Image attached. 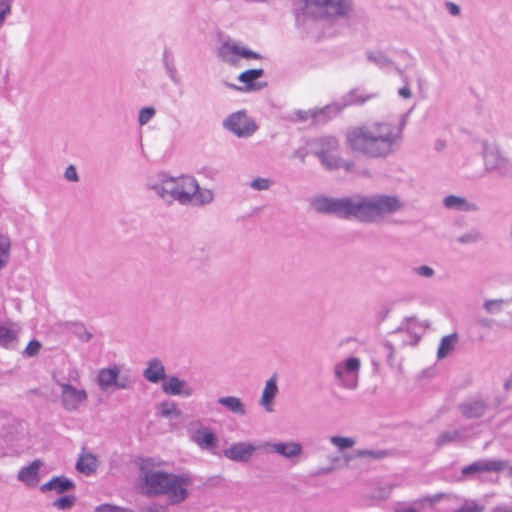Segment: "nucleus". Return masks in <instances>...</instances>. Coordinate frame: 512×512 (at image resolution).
<instances>
[{
    "mask_svg": "<svg viewBox=\"0 0 512 512\" xmlns=\"http://www.w3.org/2000/svg\"><path fill=\"white\" fill-rule=\"evenodd\" d=\"M318 213L332 214L342 219H356L362 223L379 222L401 211L405 204L393 194H355L350 197H316L311 202Z\"/></svg>",
    "mask_w": 512,
    "mask_h": 512,
    "instance_id": "nucleus-1",
    "label": "nucleus"
},
{
    "mask_svg": "<svg viewBox=\"0 0 512 512\" xmlns=\"http://www.w3.org/2000/svg\"><path fill=\"white\" fill-rule=\"evenodd\" d=\"M402 142V126L387 121L362 123L349 127L345 132L347 150L371 160H384L393 156Z\"/></svg>",
    "mask_w": 512,
    "mask_h": 512,
    "instance_id": "nucleus-2",
    "label": "nucleus"
},
{
    "mask_svg": "<svg viewBox=\"0 0 512 512\" xmlns=\"http://www.w3.org/2000/svg\"><path fill=\"white\" fill-rule=\"evenodd\" d=\"M159 465L160 463L153 458L141 461L138 477L141 489L148 496H166L172 505L182 503L189 495L188 486L191 479L187 475L159 470Z\"/></svg>",
    "mask_w": 512,
    "mask_h": 512,
    "instance_id": "nucleus-3",
    "label": "nucleus"
},
{
    "mask_svg": "<svg viewBox=\"0 0 512 512\" xmlns=\"http://www.w3.org/2000/svg\"><path fill=\"white\" fill-rule=\"evenodd\" d=\"M148 186L163 201L167 203L176 201L181 205L188 206L192 205V196L198 189V181L190 175L170 177L163 174Z\"/></svg>",
    "mask_w": 512,
    "mask_h": 512,
    "instance_id": "nucleus-4",
    "label": "nucleus"
},
{
    "mask_svg": "<svg viewBox=\"0 0 512 512\" xmlns=\"http://www.w3.org/2000/svg\"><path fill=\"white\" fill-rule=\"evenodd\" d=\"M307 14L316 18L347 17L353 11L352 0H303Z\"/></svg>",
    "mask_w": 512,
    "mask_h": 512,
    "instance_id": "nucleus-5",
    "label": "nucleus"
},
{
    "mask_svg": "<svg viewBox=\"0 0 512 512\" xmlns=\"http://www.w3.org/2000/svg\"><path fill=\"white\" fill-rule=\"evenodd\" d=\"M135 378L122 365L113 364L101 368L97 375V385L102 391L127 390L133 387Z\"/></svg>",
    "mask_w": 512,
    "mask_h": 512,
    "instance_id": "nucleus-6",
    "label": "nucleus"
},
{
    "mask_svg": "<svg viewBox=\"0 0 512 512\" xmlns=\"http://www.w3.org/2000/svg\"><path fill=\"white\" fill-rule=\"evenodd\" d=\"M481 156L486 173H494L502 178L512 177V162L497 145L483 142Z\"/></svg>",
    "mask_w": 512,
    "mask_h": 512,
    "instance_id": "nucleus-7",
    "label": "nucleus"
},
{
    "mask_svg": "<svg viewBox=\"0 0 512 512\" xmlns=\"http://www.w3.org/2000/svg\"><path fill=\"white\" fill-rule=\"evenodd\" d=\"M312 153L320 160L321 164L328 170L337 165V158L340 157V142L334 136H322L311 141Z\"/></svg>",
    "mask_w": 512,
    "mask_h": 512,
    "instance_id": "nucleus-8",
    "label": "nucleus"
},
{
    "mask_svg": "<svg viewBox=\"0 0 512 512\" xmlns=\"http://www.w3.org/2000/svg\"><path fill=\"white\" fill-rule=\"evenodd\" d=\"M361 361L357 357H349L334 366L337 382L344 388L353 390L358 385Z\"/></svg>",
    "mask_w": 512,
    "mask_h": 512,
    "instance_id": "nucleus-9",
    "label": "nucleus"
},
{
    "mask_svg": "<svg viewBox=\"0 0 512 512\" xmlns=\"http://www.w3.org/2000/svg\"><path fill=\"white\" fill-rule=\"evenodd\" d=\"M53 379L61 389L60 401L64 410L68 412L77 411L79 407L87 401L88 394L85 389H79L69 383L63 382L57 379L55 375H53Z\"/></svg>",
    "mask_w": 512,
    "mask_h": 512,
    "instance_id": "nucleus-10",
    "label": "nucleus"
},
{
    "mask_svg": "<svg viewBox=\"0 0 512 512\" xmlns=\"http://www.w3.org/2000/svg\"><path fill=\"white\" fill-rule=\"evenodd\" d=\"M224 126L238 137H249L257 130L256 124L244 111L231 114L224 121Z\"/></svg>",
    "mask_w": 512,
    "mask_h": 512,
    "instance_id": "nucleus-11",
    "label": "nucleus"
},
{
    "mask_svg": "<svg viewBox=\"0 0 512 512\" xmlns=\"http://www.w3.org/2000/svg\"><path fill=\"white\" fill-rule=\"evenodd\" d=\"M258 448L265 453H275L288 460L299 457L303 452L302 445L297 441L262 442Z\"/></svg>",
    "mask_w": 512,
    "mask_h": 512,
    "instance_id": "nucleus-12",
    "label": "nucleus"
},
{
    "mask_svg": "<svg viewBox=\"0 0 512 512\" xmlns=\"http://www.w3.org/2000/svg\"><path fill=\"white\" fill-rule=\"evenodd\" d=\"M219 57L230 64H236L240 57L260 59L261 55L236 43H224L218 50Z\"/></svg>",
    "mask_w": 512,
    "mask_h": 512,
    "instance_id": "nucleus-13",
    "label": "nucleus"
},
{
    "mask_svg": "<svg viewBox=\"0 0 512 512\" xmlns=\"http://www.w3.org/2000/svg\"><path fill=\"white\" fill-rule=\"evenodd\" d=\"M508 467V462L504 460H485L475 461L462 469V475L468 476L481 472H501Z\"/></svg>",
    "mask_w": 512,
    "mask_h": 512,
    "instance_id": "nucleus-14",
    "label": "nucleus"
},
{
    "mask_svg": "<svg viewBox=\"0 0 512 512\" xmlns=\"http://www.w3.org/2000/svg\"><path fill=\"white\" fill-rule=\"evenodd\" d=\"M161 389L164 394L171 396L190 397L194 393L193 388L187 381L177 376L166 377L162 382Z\"/></svg>",
    "mask_w": 512,
    "mask_h": 512,
    "instance_id": "nucleus-15",
    "label": "nucleus"
},
{
    "mask_svg": "<svg viewBox=\"0 0 512 512\" xmlns=\"http://www.w3.org/2000/svg\"><path fill=\"white\" fill-rule=\"evenodd\" d=\"M255 451L256 447L252 443L238 442L225 449L223 454L227 459L235 462H248Z\"/></svg>",
    "mask_w": 512,
    "mask_h": 512,
    "instance_id": "nucleus-16",
    "label": "nucleus"
},
{
    "mask_svg": "<svg viewBox=\"0 0 512 512\" xmlns=\"http://www.w3.org/2000/svg\"><path fill=\"white\" fill-rule=\"evenodd\" d=\"M489 409V404L482 398H471L459 405V411L468 419L483 417Z\"/></svg>",
    "mask_w": 512,
    "mask_h": 512,
    "instance_id": "nucleus-17",
    "label": "nucleus"
},
{
    "mask_svg": "<svg viewBox=\"0 0 512 512\" xmlns=\"http://www.w3.org/2000/svg\"><path fill=\"white\" fill-rule=\"evenodd\" d=\"M191 440L203 450H214L218 439L215 433L208 427L200 425L191 434Z\"/></svg>",
    "mask_w": 512,
    "mask_h": 512,
    "instance_id": "nucleus-18",
    "label": "nucleus"
},
{
    "mask_svg": "<svg viewBox=\"0 0 512 512\" xmlns=\"http://www.w3.org/2000/svg\"><path fill=\"white\" fill-rule=\"evenodd\" d=\"M43 466L40 459H35L28 466L22 467L17 474V479L28 487H36L39 483V471Z\"/></svg>",
    "mask_w": 512,
    "mask_h": 512,
    "instance_id": "nucleus-19",
    "label": "nucleus"
},
{
    "mask_svg": "<svg viewBox=\"0 0 512 512\" xmlns=\"http://www.w3.org/2000/svg\"><path fill=\"white\" fill-rule=\"evenodd\" d=\"M143 377L150 383L163 382L166 379V369L159 358H151L143 370Z\"/></svg>",
    "mask_w": 512,
    "mask_h": 512,
    "instance_id": "nucleus-20",
    "label": "nucleus"
},
{
    "mask_svg": "<svg viewBox=\"0 0 512 512\" xmlns=\"http://www.w3.org/2000/svg\"><path fill=\"white\" fill-rule=\"evenodd\" d=\"M277 375L271 376L265 383L259 404L267 412H273V401L278 394Z\"/></svg>",
    "mask_w": 512,
    "mask_h": 512,
    "instance_id": "nucleus-21",
    "label": "nucleus"
},
{
    "mask_svg": "<svg viewBox=\"0 0 512 512\" xmlns=\"http://www.w3.org/2000/svg\"><path fill=\"white\" fill-rule=\"evenodd\" d=\"M75 488V483L65 476H55L48 482L41 485L42 492L55 491L58 494L71 491Z\"/></svg>",
    "mask_w": 512,
    "mask_h": 512,
    "instance_id": "nucleus-22",
    "label": "nucleus"
},
{
    "mask_svg": "<svg viewBox=\"0 0 512 512\" xmlns=\"http://www.w3.org/2000/svg\"><path fill=\"white\" fill-rule=\"evenodd\" d=\"M483 309L491 315H496L502 312H508L512 315V297L485 299L483 301Z\"/></svg>",
    "mask_w": 512,
    "mask_h": 512,
    "instance_id": "nucleus-23",
    "label": "nucleus"
},
{
    "mask_svg": "<svg viewBox=\"0 0 512 512\" xmlns=\"http://www.w3.org/2000/svg\"><path fill=\"white\" fill-rule=\"evenodd\" d=\"M217 403L235 415L245 416L247 413L245 404L236 396L219 397Z\"/></svg>",
    "mask_w": 512,
    "mask_h": 512,
    "instance_id": "nucleus-24",
    "label": "nucleus"
},
{
    "mask_svg": "<svg viewBox=\"0 0 512 512\" xmlns=\"http://www.w3.org/2000/svg\"><path fill=\"white\" fill-rule=\"evenodd\" d=\"M443 204L448 209L457 211H476L478 209L475 203L467 201L464 197L449 195L443 200Z\"/></svg>",
    "mask_w": 512,
    "mask_h": 512,
    "instance_id": "nucleus-25",
    "label": "nucleus"
},
{
    "mask_svg": "<svg viewBox=\"0 0 512 512\" xmlns=\"http://www.w3.org/2000/svg\"><path fill=\"white\" fill-rule=\"evenodd\" d=\"M465 440H467V436L463 434L461 429L445 430L437 436L435 445L437 448H441L450 443L464 442Z\"/></svg>",
    "mask_w": 512,
    "mask_h": 512,
    "instance_id": "nucleus-26",
    "label": "nucleus"
},
{
    "mask_svg": "<svg viewBox=\"0 0 512 512\" xmlns=\"http://www.w3.org/2000/svg\"><path fill=\"white\" fill-rule=\"evenodd\" d=\"M97 467L98 460L91 453L81 454L76 463L77 470L85 475H91L97 470Z\"/></svg>",
    "mask_w": 512,
    "mask_h": 512,
    "instance_id": "nucleus-27",
    "label": "nucleus"
},
{
    "mask_svg": "<svg viewBox=\"0 0 512 512\" xmlns=\"http://www.w3.org/2000/svg\"><path fill=\"white\" fill-rule=\"evenodd\" d=\"M336 162L337 165L332 167L331 170L344 169L348 173H355L363 177H371V173L368 169H358L353 160L344 159L340 156L337 158Z\"/></svg>",
    "mask_w": 512,
    "mask_h": 512,
    "instance_id": "nucleus-28",
    "label": "nucleus"
},
{
    "mask_svg": "<svg viewBox=\"0 0 512 512\" xmlns=\"http://www.w3.org/2000/svg\"><path fill=\"white\" fill-rule=\"evenodd\" d=\"M458 342V334L452 333L449 335L444 336L439 344L438 350H437V357L439 359H443L446 356H448L455 348L456 344Z\"/></svg>",
    "mask_w": 512,
    "mask_h": 512,
    "instance_id": "nucleus-29",
    "label": "nucleus"
},
{
    "mask_svg": "<svg viewBox=\"0 0 512 512\" xmlns=\"http://www.w3.org/2000/svg\"><path fill=\"white\" fill-rule=\"evenodd\" d=\"M11 252V240L8 235L0 232V270L8 263Z\"/></svg>",
    "mask_w": 512,
    "mask_h": 512,
    "instance_id": "nucleus-30",
    "label": "nucleus"
},
{
    "mask_svg": "<svg viewBox=\"0 0 512 512\" xmlns=\"http://www.w3.org/2000/svg\"><path fill=\"white\" fill-rule=\"evenodd\" d=\"M214 200V193L208 188H201L198 185V189L192 196V205L202 206L210 204Z\"/></svg>",
    "mask_w": 512,
    "mask_h": 512,
    "instance_id": "nucleus-31",
    "label": "nucleus"
},
{
    "mask_svg": "<svg viewBox=\"0 0 512 512\" xmlns=\"http://www.w3.org/2000/svg\"><path fill=\"white\" fill-rule=\"evenodd\" d=\"M349 104L362 105L365 102L377 97L376 93H366L360 89L352 90L349 95Z\"/></svg>",
    "mask_w": 512,
    "mask_h": 512,
    "instance_id": "nucleus-32",
    "label": "nucleus"
},
{
    "mask_svg": "<svg viewBox=\"0 0 512 512\" xmlns=\"http://www.w3.org/2000/svg\"><path fill=\"white\" fill-rule=\"evenodd\" d=\"M16 342V332L6 326H0V346L12 348Z\"/></svg>",
    "mask_w": 512,
    "mask_h": 512,
    "instance_id": "nucleus-33",
    "label": "nucleus"
},
{
    "mask_svg": "<svg viewBox=\"0 0 512 512\" xmlns=\"http://www.w3.org/2000/svg\"><path fill=\"white\" fill-rule=\"evenodd\" d=\"M367 58L370 62H373L380 68H385L393 64V61L386 54L380 51L367 52Z\"/></svg>",
    "mask_w": 512,
    "mask_h": 512,
    "instance_id": "nucleus-34",
    "label": "nucleus"
},
{
    "mask_svg": "<svg viewBox=\"0 0 512 512\" xmlns=\"http://www.w3.org/2000/svg\"><path fill=\"white\" fill-rule=\"evenodd\" d=\"M263 75L262 69H249L238 76V80L246 84V89H252V82Z\"/></svg>",
    "mask_w": 512,
    "mask_h": 512,
    "instance_id": "nucleus-35",
    "label": "nucleus"
},
{
    "mask_svg": "<svg viewBox=\"0 0 512 512\" xmlns=\"http://www.w3.org/2000/svg\"><path fill=\"white\" fill-rule=\"evenodd\" d=\"M160 411L159 414L164 418H170L172 416L174 417H180L181 411L178 409L177 405L173 402H161L159 405Z\"/></svg>",
    "mask_w": 512,
    "mask_h": 512,
    "instance_id": "nucleus-36",
    "label": "nucleus"
},
{
    "mask_svg": "<svg viewBox=\"0 0 512 512\" xmlns=\"http://www.w3.org/2000/svg\"><path fill=\"white\" fill-rule=\"evenodd\" d=\"M76 503L74 495H64L52 502V506L58 510H69Z\"/></svg>",
    "mask_w": 512,
    "mask_h": 512,
    "instance_id": "nucleus-37",
    "label": "nucleus"
},
{
    "mask_svg": "<svg viewBox=\"0 0 512 512\" xmlns=\"http://www.w3.org/2000/svg\"><path fill=\"white\" fill-rule=\"evenodd\" d=\"M330 442L341 451L353 447L356 443L354 438L343 436H332Z\"/></svg>",
    "mask_w": 512,
    "mask_h": 512,
    "instance_id": "nucleus-38",
    "label": "nucleus"
},
{
    "mask_svg": "<svg viewBox=\"0 0 512 512\" xmlns=\"http://www.w3.org/2000/svg\"><path fill=\"white\" fill-rule=\"evenodd\" d=\"M485 506L475 500H465L454 512H484Z\"/></svg>",
    "mask_w": 512,
    "mask_h": 512,
    "instance_id": "nucleus-39",
    "label": "nucleus"
},
{
    "mask_svg": "<svg viewBox=\"0 0 512 512\" xmlns=\"http://www.w3.org/2000/svg\"><path fill=\"white\" fill-rule=\"evenodd\" d=\"M273 183V180L269 178L257 177L250 182V187L256 191H263L270 189Z\"/></svg>",
    "mask_w": 512,
    "mask_h": 512,
    "instance_id": "nucleus-40",
    "label": "nucleus"
},
{
    "mask_svg": "<svg viewBox=\"0 0 512 512\" xmlns=\"http://www.w3.org/2000/svg\"><path fill=\"white\" fill-rule=\"evenodd\" d=\"M156 114L153 107H144L139 111L138 123L140 126L146 125Z\"/></svg>",
    "mask_w": 512,
    "mask_h": 512,
    "instance_id": "nucleus-41",
    "label": "nucleus"
},
{
    "mask_svg": "<svg viewBox=\"0 0 512 512\" xmlns=\"http://www.w3.org/2000/svg\"><path fill=\"white\" fill-rule=\"evenodd\" d=\"M355 456L359 458H366V459H382L386 456L385 451H373V450H357L355 451Z\"/></svg>",
    "mask_w": 512,
    "mask_h": 512,
    "instance_id": "nucleus-42",
    "label": "nucleus"
},
{
    "mask_svg": "<svg viewBox=\"0 0 512 512\" xmlns=\"http://www.w3.org/2000/svg\"><path fill=\"white\" fill-rule=\"evenodd\" d=\"M412 273L425 279H431L435 276V270L428 265L414 267Z\"/></svg>",
    "mask_w": 512,
    "mask_h": 512,
    "instance_id": "nucleus-43",
    "label": "nucleus"
},
{
    "mask_svg": "<svg viewBox=\"0 0 512 512\" xmlns=\"http://www.w3.org/2000/svg\"><path fill=\"white\" fill-rule=\"evenodd\" d=\"M129 509L122 508L112 504H101L97 506L93 512H128Z\"/></svg>",
    "mask_w": 512,
    "mask_h": 512,
    "instance_id": "nucleus-44",
    "label": "nucleus"
},
{
    "mask_svg": "<svg viewBox=\"0 0 512 512\" xmlns=\"http://www.w3.org/2000/svg\"><path fill=\"white\" fill-rule=\"evenodd\" d=\"M11 13V4L9 0H0V27L4 24L5 19Z\"/></svg>",
    "mask_w": 512,
    "mask_h": 512,
    "instance_id": "nucleus-45",
    "label": "nucleus"
},
{
    "mask_svg": "<svg viewBox=\"0 0 512 512\" xmlns=\"http://www.w3.org/2000/svg\"><path fill=\"white\" fill-rule=\"evenodd\" d=\"M41 349V343L37 340H32L28 343L24 350V355L28 357L35 356L39 353Z\"/></svg>",
    "mask_w": 512,
    "mask_h": 512,
    "instance_id": "nucleus-46",
    "label": "nucleus"
},
{
    "mask_svg": "<svg viewBox=\"0 0 512 512\" xmlns=\"http://www.w3.org/2000/svg\"><path fill=\"white\" fill-rule=\"evenodd\" d=\"M322 112H323V110H321L319 112L318 111H314V110H308V111L297 110L295 112V115L297 116V120H299V121H306V120H308L310 118L315 119L317 117V115L319 113H322Z\"/></svg>",
    "mask_w": 512,
    "mask_h": 512,
    "instance_id": "nucleus-47",
    "label": "nucleus"
},
{
    "mask_svg": "<svg viewBox=\"0 0 512 512\" xmlns=\"http://www.w3.org/2000/svg\"><path fill=\"white\" fill-rule=\"evenodd\" d=\"M164 64H165V68H166L168 76L171 78L172 81L177 82L176 67H175L173 61H170L166 55L164 58Z\"/></svg>",
    "mask_w": 512,
    "mask_h": 512,
    "instance_id": "nucleus-48",
    "label": "nucleus"
},
{
    "mask_svg": "<svg viewBox=\"0 0 512 512\" xmlns=\"http://www.w3.org/2000/svg\"><path fill=\"white\" fill-rule=\"evenodd\" d=\"M479 239H480L479 233L470 232V233L461 235L458 238V242L462 243V244H469V243H474V242L478 241Z\"/></svg>",
    "mask_w": 512,
    "mask_h": 512,
    "instance_id": "nucleus-49",
    "label": "nucleus"
},
{
    "mask_svg": "<svg viewBox=\"0 0 512 512\" xmlns=\"http://www.w3.org/2000/svg\"><path fill=\"white\" fill-rule=\"evenodd\" d=\"M64 177L66 180L71 182H77L79 180L78 173L76 168L73 165H69L64 172Z\"/></svg>",
    "mask_w": 512,
    "mask_h": 512,
    "instance_id": "nucleus-50",
    "label": "nucleus"
},
{
    "mask_svg": "<svg viewBox=\"0 0 512 512\" xmlns=\"http://www.w3.org/2000/svg\"><path fill=\"white\" fill-rule=\"evenodd\" d=\"M75 334L84 342H88L92 338V334L83 326H77Z\"/></svg>",
    "mask_w": 512,
    "mask_h": 512,
    "instance_id": "nucleus-51",
    "label": "nucleus"
},
{
    "mask_svg": "<svg viewBox=\"0 0 512 512\" xmlns=\"http://www.w3.org/2000/svg\"><path fill=\"white\" fill-rule=\"evenodd\" d=\"M445 6H446V9L447 11L452 15V16H458L460 14V7L453 3V2H446L445 3Z\"/></svg>",
    "mask_w": 512,
    "mask_h": 512,
    "instance_id": "nucleus-52",
    "label": "nucleus"
},
{
    "mask_svg": "<svg viewBox=\"0 0 512 512\" xmlns=\"http://www.w3.org/2000/svg\"><path fill=\"white\" fill-rule=\"evenodd\" d=\"M493 321L489 318L478 317L476 319V324L481 328H491Z\"/></svg>",
    "mask_w": 512,
    "mask_h": 512,
    "instance_id": "nucleus-53",
    "label": "nucleus"
},
{
    "mask_svg": "<svg viewBox=\"0 0 512 512\" xmlns=\"http://www.w3.org/2000/svg\"><path fill=\"white\" fill-rule=\"evenodd\" d=\"M398 94L400 97H402L404 99H409L412 97L411 90L408 86H404V87L400 88L398 91Z\"/></svg>",
    "mask_w": 512,
    "mask_h": 512,
    "instance_id": "nucleus-54",
    "label": "nucleus"
},
{
    "mask_svg": "<svg viewBox=\"0 0 512 512\" xmlns=\"http://www.w3.org/2000/svg\"><path fill=\"white\" fill-rule=\"evenodd\" d=\"M446 497H447V494H445V493H438V494H435V495L427 497L425 500L429 501L431 503H436V502H438L441 499L446 498Z\"/></svg>",
    "mask_w": 512,
    "mask_h": 512,
    "instance_id": "nucleus-55",
    "label": "nucleus"
},
{
    "mask_svg": "<svg viewBox=\"0 0 512 512\" xmlns=\"http://www.w3.org/2000/svg\"><path fill=\"white\" fill-rule=\"evenodd\" d=\"M79 372L76 369H71L68 373V380L70 381H78Z\"/></svg>",
    "mask_w": 512,
    "mask_h": 512,
    "instance_id": "nucleus-56",
    "label": "nucleus"
},
{
    "mask_svg": "<svg viewBox=\"0 0 512 512\" xmlns=\"http://www.w3.org/2000/svg\"><path fill=\"white\" fill-rule=\"evenodd\" d=\"M504 390L509 391L512 388V372L508 376V378L504 381L503 384Z\"/></svg>",
    "mask_w": 512,
    "mask_h": 512,
    "instance_id": "nucleus-57",
    "label": "nucleus"
},
{
    "mask_svg": "<svg viewBox=\"0 0 512 512\" xmlns=\"http://www.w3.org/2000/svg\"><path fill=\"white\" fill-rule=\"evenodd\" d=\"M306 155L307 154L302 150H297L293 153V157L300 159L301 162H305Z\"/></svg>",
    "mask_w": 512,
    "mask_h": 512,
    "instance_id": "nucleus-58",
    "label": "nucleus"
},
{
    "mask_svg": "<svg viewBox=\"0 0 512 512\" xmlns=\"http://www.w3.org/2000/svg\"><path fill=\"white\" fill-rule=\"evenodd\" d=\"M395 512H418V511L415 508L410 507V508H404V509H397V510H395Z\"/></svg>",
    "mask_w": 512,
    "mask_h": 512,
    "instance_id": "nucleus-59",
    "label": "nucleus"
},
{
    "mask_svg": "<svg viewBox=\"0 0 512 512\" xmlns=\"http://www.w3.org/2000/svg\"><path fill=\"white\" fill-rule=\"evenodd\" d=\"M355 458H357V457L355 456V453H354V454H350V455H344V460H345L346 462H350V461H352V460H353V459H355Z\"/></svg>",
    "mask_w": 512,
    "mask_h": 512,
    "instance_id": "nucleus-60",
    "label": "nucleus"
},
{
    "mask_svg": "<svg viewBox=\"0 0 512 512\" xmlns=\"http://www.w3.org/2000/svg\"><path fill=\"white\" fill-rule=\"evenodd\" d=\"M496 510L499 512H512L511 509H508L506 507H497Z\"/></svg>",
    "mask_w": 512,
    "mask_h": 512,
    "instance_id": "nucleus-61",
    "label": "nucleus"
},
{
    "mask_svg": "<svg viewBox=\"0 0 512 512\" xmlns=\"http://www.w3.org/2000/svg\"><path fill=\"white\" fill-rule=\"evenodd\" d=\"M502 404V400L500 398H496L493 402L494 407H499Z\"/></svg>",
    "mask_w": 512,
    "mask_h": 512,
    "instance_id": "nucleus-62",
    "label": "nucleus"
},
{
    "mask_svg": "<svg viewBox=\"0 0 512 512\" xmlns=\"http://www.w3.org/2000/svg\"><path fill=\"white\" fill-rule=\"evenodd\" d=\"M392 491V487H388L385 491V495H382L381 493H379V496H382V497H386L387 495H389Z\"/></svg>",
    "mask_w": 512,
    "mask_h": 512,
    "instance_id": "nucleus-63",
    "label": "nucleus"
},
{
    "mask_svg": "<svg viewBox=\"0 0 512 512\" xmlns=\"http://www.w3.org/2000/svg\"><path fill=\"white\" fill-rule=\"evenodd\" d=\"M252 2H255V3H268L270 2L271 0H251Z\"/></svg>",
    "mask_w": 512,
    "mask_h": 512,
    "instance_id": "nucleus-64",
    "label": "nucleus"
}]
</instances>
